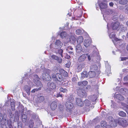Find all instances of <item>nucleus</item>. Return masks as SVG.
Wrapping results in <instances>:
<instances>
[{"instance_id":"obj_1","label":"nucleus","mask_w":128,"mask_h":128,"mask_svg":"<svg viewBox=\"0 0 128 128\" xmlns=\"http://www.w3.org/2000/svg\"><path fill=\"white\" fill-rule=\"evenodd\" d=\"M59 72L61 74L57 73L56 75L54 73L52 74V76L54 80L55 81H58L59 82L62 81L63 80V78L62 75L65 76H66L68 75V73L64 70L62 69H61L60 70Z\"/></svg>"},{"instance_id":"obj_2","label":"nucleus","mask_w":128,"mask_h":128,"mask_svg":"<svg viewBox=\"0 0 128 128\" xmlns=\"http://www.w3.org/2000/svg\"><path fill=\"white\" fill-rule=\"evenodd\" d=\"M32 78L34 82L36 84L37 86L39 87L38 88L34 89L31 91V92L32 93H34L36 92H37L39 90H40L42 86V83L39 81L40 78L38 75H34L33 76Z\"/></svg>"},{"instance_id":"obj_3","label":"nucleus","mask_w":128,"mask_h":128,"mask_svg":"<svg viewBox=\"0 0 128 128\" xmlns=\"http://www.w3.org/2000/svg\"><path fill=\"white\" fill-rule=\"evenodd\" d=\"M63 44L62 43L58 40H56L55 42L50 45V48L53 52H56L58 49L62 47Z\"/></svg>"},{"instance_id":"obj_4","label":"nucleus","mask_w":128,"mask_h":128,"mask_svg":"<svg viewBox=\"0 0 128 128\" xmlns=\"http://www.w3.org/2000/svg\"><path fill=\"white\" fill-rule=\"evenodd\" d=\"M115 33L114 32H112L111 33L110 35V38H111L114 44H119L120 48H124L125 46V45L124 44H122V45L120 44V42H122V40L119 39L115 37Z\"/></svg>"},{"instance_id":"obj_5","label":"nucleus","mask_w":128,"mask_h":128,"mask_svg":"<svg viewBox=\"0 0 128 128\" xmlns=\"http://www.w3.org/2000/svg\"><path fill=\"white\" fill-rule=\"evenodd\" d=\"M43 72L42 74V75L41 76L43 80L50 81L52 80V78L49 75L51 72L50 70L45 69L43 71Z\"/></svg>"},{"instance_id":"obj_6","label":"nucleus","mask_w":128,"mask_h":128,"mask_svg":"<svg viewBox=\"0 0 128 128\" xmlns=\"http://www.w3.org/2000/svg\"><path fill=\"white\" fill-rule=\"evenodd\" d=\"M98 2L100 8L102 12L104 9H106L107 8V4L102 2L101 0H98Z\"/></svg>"},{"instance_id":"obj_7","label":"nucleus","mask_w":128,"mask_h":128,"mask_svg":"<svg viewBox=\"0 0 128 128\" xmlns=\"http://www.w3.org/2000/svg\"><path fill=\"white\" fill-rule=\"evenodd\" d=\"M48 90L50 91L56 88V86L55 84L53 82H50L47 84Z\"/></svg>"},{"instance_id":"obj_8","label":"nucleus","mask_w":128,"mask_h":128,"mask_svg":"<svg viewBox=\"0 0 128 128\" xmlns=\"http://www.w3.org/2000/svg\"><path fill=\"white\" fill-rule=\"evenodd\" d=\"M61 37L62 38H65L67 40L66 42H68L70 41V36L67 35L66 33L65 32H62L60 34Z\"/></svg>"},{"instance_id":"obj_9","label":"nucleus","mask_w":128,"mask_h":128,"mask_svg":"<svg viewBox=\"0 0 128 128\" xmlns=\"http://www.w3.org/2000/svg\"><path fill=\"white\" fill-rule=\"evenodd\" d=\"M108 119L109 122L111 126L115 127L117 126L118 121H113L114 119L112 116H109Z\"/></svg>"},{"instance_id":"obj_10","label":"nucleus","mask_w":128,"mask_h":128,"mask_svg":"<svg viewBox=\"0 0 128 128\" xmlns=\"http://www.w3.org/2000/svg\"><path fill=\"white\" fill-rule=\"evenodd\" d=\"M118 122L119 124L124 126H126L128 124L126 120L123 118L120 119Z\"/></svg>"},{"instance_id":"obj_11","label":"nucleus","mask_w":128,"mask_h":128,"mask_svg":"<svg viewBox=\"0 0 128 128\" xmlns=\"http://www.w3.org/2000/svg\"><path fill=\"white\" fill-rule=\"evenodd\" d=\"M79 89L77 91V93L78 95L82 97L84 96L85 94V91L82 88L79 87Z\"/></svg>"},{"instance_id":"obj_12","label":"nucleus","mask_w":128,"mask_h":128,"mask_svg":"<svg viewBox=\"0 0 128 128\" xmlns=\"http://www.w3.org/2000/svg\"><path fill=\"white\" fill-rule=\"evenodd\" d=\"M76 52L78 53L81 52L84 53L85 52V50L82 49V46L80 44L77 45L76 47Z\"/></svg>"},{"instance_id":"obj_13","label":"nucleus","mask_w":128,"mask_h":128,"mask_svg":"<svg viewBox=\"0 0 128 128\" xmlns=\"http://www.w3.org/2000/svg\"><path fill=\"white\" fill-rule=\"evenodd\" d=\"M66 107L68 110H70L72 109L74 107V104L72 102L68 101L65 103Z\"/></svg>"},{"instance_id":"obj_14","label":"nucleus","mask_w":128,"mask_h":128,"mask_svg":"<svg viewBox=\"0 0 128 128\" xmlns=\"http://www.w3.org/2000/svg\"><path fill=\"white\" fill-rule=\"evenodd\" d=\"M4 122L5 125L8 126L9 128H13L11 124L12 122L10 120L5 119L4 120Z\"/></svg>"},{"instance_id":"obj_15","label":"nucleus","mask_w":128,"mask_h":128,"mask_svg":"<svg viewBox=\"0 0 128 128\" xmlns=\"http://www.w3.org/2000/svg\"><path fill=\"white\" fill-rule=\"evenodd\" d=\"M87 54H83L80 56L78 59V61L80 62L84 61L87 56Z\"/></svg>"},{"instance_id":"obj_16","label":"nucleus","mask_w":128,"mask_h":128,"mask_svg":"<svg viewBox=\"0 0 128 128\" xmlns=\"http://www.w3.org/2000/svg\"><path fill=\"white\" fill-rule=\"evenodd\" d=\"M88 84V82L87 81H84L82 82H79L78 83V84L80 86V88L84 89V87L86 85Z\"/></svg>"},{"instance_id":"obj_17","label":"nucleus","mask_w":128,"mask_h":128,"mask_svg":"<svg viewBox=\"0 0 128 128\" xmlns=\"http://www.w3.org/2000/svg\"><path fill=\"white\" fill-rule=\"evenodd\" d=\"M91 41L90 39H86L84 42V44L86 47H88L90 46L91 44Z\"/></svg>"},{"instance_id":"obj_18","label":"nucleus","mask_w":128,"mask_h":128,"mask_svg":"<svg viewBox=\"0 0 128 128\" xmlns=\"http://www.w3.org/2000/svg\"><path fill=\"white\" fill-rule=\"evenodd\" d=\"M51 57L52 58L57 60L58 63H61L62 61V59L58 57L57 56L55 55H52L51 56Z\"/></svg>"},{"instance_id":"obj_19","label":"nucleus","mask_w":128,"mask_h":128,"mask_svg":"<svg viewBox=\"0 0 128 128\" xmlns=\"http://www.w3.org/2000/svg\"><path fill=\"white\" fill-rule=\"evenodd\" d=\"M76 102L77 104L80 106H82L84 104V103L80 98H77L76 99Z\"/></svg>"},{"instance_id":"obj_20","label":"nucleus","mask_w":128,"mask_h":128,"mask_svg":"<svg viewBox=\"0 0 128 128\" xmlns=\"http://www.w3.org/2000/svg\"><path fill=\"white\" fill-rule=\"evenodd\" d=\"M57 106V103L55 102H53L51 104L50 108L52 110H55Z\"/></svg>"},{"instance_id":"obj_21","label":"nucleus","mask_w":128,"mask_h":128,"mask_svg":"<svg viewBox=\"0 0 128 128\" xmlns=\"http://www.w3.org/2000/svg\"><path fill=\"white\" fill-rule=\"evenodd\" d=\"M120 92L126 96L128 95V90L126 88H121L120 90Z\"/></svg>"},{"instance_id":"obj_22","label":"nucleus","mask_w":128,"mask_h":128,"mask_svg":"<svg viewBox=\"0 0 128 128\" xmlns=\"http://www.w3.org/2000/svg\"><path fill=\"white\" fill-rule=\"evenodd\" d=\"M92 57H97V58L99 59L100 58V56L97 50L94 51L92 55Z\"/></svg>"},{"instance_id":"obj_23","label":"nucleus","mask_w":128,"mask_h":128,"mask_svg":"<svg viewBox=\"0 0 128 128\" xmlns=\"http://www.w3.org/2000/svg\"><path fill=\"white\" fill-rule=\"evenodd\" d=\"M119 26L120 23L118 22H116L112 25V29L114 30L117 29L118 28Z\"/></svg>"},{"instance_id":"obj_24","label":"nucleus","mask_w":128,"mask_h":128,"mask_svg":"<svg viewBox=\"0 0 128 128\" xmlns=\"http://www.w3.org/2000/svg\"><path fill=\"white\" fill-rule=\"evenodd\" d=\"M115 97L117 99L120 100H123L124 99V97L120 94H115Z\"/></svg>"},{"instance_id":"obj_25","label":"nucleus","mask_w":128,"mask_h":128,"mask_svg":"<svg viewBox=\"0 0 128 128\" xmlns=\"http://www.w3.org/2000/svg\"><path fill=\"white\" fill-rule=\"evenodd\" d=\"M88 76V72L86 71L83 72L81 74V78L82 79L84 78H87Z\"/></svg>"},{"instance_id":"obj_26","label":"nucleus","mask_w":128,"mask_h":128,"mask_svg":"<svg viewBox=\"0 0 128 128\" xmlns=\"http://www.w3.org/2000/svg\"><path fill=\"white\" fill-rule=\"evenodd\" d=\"M97 96L96 95H94L88 97V98L92 102L95 101L97 98Z\"/></svg>"},{"instance_id":"obj_27","label":"nucleus","mask_w":128,"mask_h":128,"mask_svg":"<svg viewBox=\"0 0 128 128\" xmlns=\"http://www.w3.org/2000/svg\"><path fill=\"white\" fill-rule=\"evenodd\" d=\"M30 87L27 85H25L24 87V90L26 91L28 94L29 95L30 94Z\"/></svg>"},{"instance_id":"obj_28","label":"nucleus","mask_w":128,"mask_h":128,"mask_svg":"<svg viewBox=\"0 0 128 128\" xmlns=\"http://www.w3.org/2000/svg\"><path fill=\"white\" fill-rule=\"evenodd\" d=\"M90 70L92 71L95 72L98 69V67L97 65L96 64L92 65L90 67Z\"/></svg>"},{"instance_id":"obj_29","label":"nucleus","mask_w":128,"mask_h":128,"mask_svg":"<svg viewBox=\"0 0 128 128\" xmlns=\"http://www.w3.org/2000/svg\"><path fill=\"white\" fill-rule=\"evenodd\" d=\"M88 74L90 78H92L95 76L96 73L95 72L92 70L88 72Z\"/></svg>"},{"instance_id":"obj_30","label":"nucleus","mask_w":128,"mask_h":128,"mask_svg":"<svg viewBox=\"0 0 128 128\" xmlns=\"http://www.w3.org/2000/svg\"><path fill=\"white\" fill-rule=\"evenodd\" d=\"M21 118L23 122H26V119L27 118L26 115L25 114H24L22 115V113Z\"/></svg>"},{"instance_id":"obj_31","label":"nucleus","mask_w":128,"mask_h":128,"mask_svg":"<svg viewBox=\"0 0 128 128\" xmlns=\"http://www.w3.org/2000/svg\"><path fill=\"white\" fill-rule=\"evenodd\" d=\"M83 40V37L82 36H79L77 38V42L78 43L80 44L82 42Z\"/></svg>"},{"instance_id":"obj_32","label":"nucleus","mask_w":128,"mask_h":128,"mask_svg":"<svg viewBox=\"0 0 128 128\" xmlns=\"http://www.w3.org/2000/svg\"><path fill=\"white\" fill-rule=\"evenodd\" d=\"M70 38L72 40H73L74 42H75L76 40V38L75 37V35L74 33H72L70 34Z\"/></svg>"},{"instance_id":"obj_33","label":"nucleus","mask_w":128,"mask_h":128,"mask_svg":"<svg viewBox=\"0 0 128 128\" xmlns=\"http://www.w3.org/2000/svg\"><path fill=\"white\" fill-rule=\"evenodd\" d=\"M104 13L105 14L107 15H109L110 14H112V10L109 9L105 10V11L104 12Z\"/></svg>"},{"instance_id":"obj_34","label":"nucleus","mask_w":128,"mask_h":128,"mask_svg":"<svg viewBox=\"0 0 128 128\" xmlns=\"http://www.w3.org/2000/svg\"><path fill=\"white\" fill-rule=\"evenodd\" d=\"M128 2L127 0H119V3L120 4L124 5L126 4Z\"/></svg>"},{"instance_id":"obj_35","label":"nucleus","mask_w":128,"mask_h":128,"mask_svg":"<svg viewBox=\"0 0 128 128\" xmlns=\"http://www.w3.org/2000/svg\"><path fill=\"white\" fill-rule=\"evenodd\" d=\"M119 115L121 116L124 117L126 115V114L122 111H120L118 113Z\"/></svg>"},{"instance_id":"obj_36","label":"nucleus","mask_w":128,"mask_h":128,"mask_svg":"<svg viewBox=\"0 0 128 128\" xmlns=\"http://www.w3.org/2000/svg\"><path fill=\"white\" fill-rule=\"evenodd\" d=\"M101 127H106V122L105 121H102L101 122Z\"/></svg>"},{"instance_id":"obj_37","label":"nucleus","mask_w":128,"mask_h":128,"mask_svg":"<svg viewBox=\"0 0 128 128\" xmlns=\"http://www.w3.org/2000/svg\"><path fill=\"white\" fill-rule=\"evenodd\" d=\"M11 106L12 109V110H15V103L14 102H11Z\"/></svg>"},{"instance_id":"obj_38","label":"nucleus","mask_w":128,"mask_h":128,"mask_svg":"<svg viewBox=\"0 0 128 128\" xmlns=\"http://www.w3.org/2000/svg\"><path fill=\"white\" fill-rule=\"evenodd\" d=\"M76 32L77 34H80L84 32V30H81L80 29L77 30Z\"/></svg>"},{"instance_id":"obj_39","label":"nucleus","mask_w":128,"mask_h":128,"mask_svg":"<svg viewBox=\"0 0 128 128\" xmlns=\"http://www.w3.org/2000/svg\"><path fill=\"white\" fill-rule=\"evenodd\" d=\"M63 52V50L62 49H60L59 50V49H58L57 52H56V53H58L59 54H60L61 56L62 57H63L62 56V53Z\"/></svg>"},{"instance_id":"obj_40","label":"nucleus","mask_w":128,"mask_h":128,"mask_svg":"<svg viewBox=\"0 0 128 128\" xmlns=\"http://www.w3.org/2000/svg\"><path fill=\"white\" fill-rule=\"evenodd\" d=\"M59 90L61 92L63 93L66 92L68 91L67 89L65 88H63L62 87H60V88Z\"/></svg>"},{"instance_id":"obj_41","label":"nucleus","mask_w":128,"mask_h":128,"mask_svg":"<svg viewBox=\"0 0 128 128\" xmlns=\"http://www.w3.org/2000/svg\"><path fill=\"white\" fill-rule=\"evenodd\" d=\"M84 102L86 106H88L90 104V102L88 100H85L84 101Z\"/></svg>"},{"instance_id":"obj_42","label":"nucleus","mask_w":128,"mask_h":128,"mask_svg":"<svg viewBox=\"0 0 128 128\" xmlns=\"http://www.w3.org/2000/svg\"><path fill=\"white\" fill-rule=\"evenodd\" d=\"M120 30L122 31H124L126 30V28L125 27H124L123 25H120Z\"/></svg>"},{"instance_id":"obj_43","label":"nucleus","mask_w":128,"mask_h":128,"mask_svg":"<svg viewBox=\"0 0 128 128\" xmlns=\"http://www.w3.org/2000/svg\"><path fill=\"white\" fill-rule=\"evenodd\" d=\"M38 99L40 102L43 101L44 100V98L43 96H41L38 98Z\"/></svg>"},{"instance_id":"obj_44","label":"nucleus","mask_w":128,"mask_h":128,"mask_svg":"<svg viewBox=\"0 0 128 128\" xmlns=\"http://www.w3.org/2000/svg\"><path fill=\"white\" fill-rule=\"evenodd\" d=\"M74 99V98L72 96H70L69 98H68V100H70V102H72V101Z\"/></svg>"},{"instance_id":"obj_45","label":"nucleus","mask_w":128,"mask_h":128,"mask_svg":"<svg viewBox=\"0 0 128 128\" xmlns=\"http://www.w3.org/2000/svg\"><path fill=\"white\" fill-rule=\"evenodd\" d=\"M121 105L124 107L126 108H128V106L126 104L124 103L123 102H121Z\"/></svg>"},{"instance_id":"obj_46","label":"nucleus","mask_w":128,"mask_h":128,"mask_svg":"<svg viewBox=\"0 0 128 128\" xmlns=\"http://www.w3.org/2000/svg\"><path fill=\"white\" fill-rule=\"evenodd\" d=\"M70 62H68V63L66 64V67L69 68L70 66Z\"/></svg>"},{"instance_id":"obj_47","label":"nucleus","mask_w":128,"mask_h":128,"mask_svg":"<svg viewBox=\"0 0 128 128\" xmlns=\"http://www.w3.org/2000/svg\"><path fill=\"white\" fill-rule=\"evenodd\" d=\"M73 50V48H72L70 46H68V47L66 49V50L68 51H69V50Z\"/></svg>"},{"instance_id":"obj_48","label":"nucleus","mask_w":128,"mask_h":128,"mask_svg":"<svg viewBox=\"0 0 128 128\" xmlns=\"http://www.w3.org/2000/svg\"><path fill=\"white\" fill-rule=\"evenodd\" d=\"M127 58L126 57H122L120 58L121 59V61H123L126 60L127 59Z\"/></svg>"},{"instance_id":"obj_49","label":"nucleus","mask_w":128,"mask_h":128,"mask_svg":"<svg viewBox=\"0 0 128 128\" xmlns=\"http://www.w3.org/2000/svg\"><path fill=\"white\" fill-rule=\"evenodd\" d=\"M125 12L127 14H128V4L126 6V8L125 10Z\"/></svg>"},{"instance_id":"obj_50","label":"nucleus","mask_w":128,"mask_h":128,"mask_svg":"<svg viewBox=\"0 0 128 128\" xmlns=\"http://www.w3.org/2000/svg\"><path fill=\"white\" fill-rule=\"evenodd\" d=\"M124 80L125 81L128 80V76H125L124 78Z\"/></svg>"},{"instance_id":"obj_51","label":"nucleus","mask_w":128,"mask_h":128,"mask_svg":"<svg viewBox=\"0 0 128 128\" xmlns=\"http://www.w3.org/2000/svg\"><path fill=\"white\" fill-rule=\"evenodd\" d=\"M124 15H120V18L122 20L124 18Z\"/></svg>"},{"instance_id":"obj_52","label":"nucleus","mask_w":128,"mask_h":128,"mask_svg":"<svg viewBox=\"0 0 128 128\" xmlns=\"http://www.w3.org/2000/svg\"><path fill=\"white\" fill-rule=\"evenodd\" d=\"M70 56L67 54V55L65 56V58H66L67 59H70Z\"/></svg>"},{"instance_id":"obj_53","label":"nucleus","mask_w":128,"mask_h":128,"mask_svg":"<svg viewBox=\"0 0 128 128\" xmlns=\"http://www.w3.org/2000/svg\"><path fill=\"white\" fill-rule=\"evenodd\" d=\"M29 123H30V124L31 126H32V125H33V124H34V122H33V120H30V122H29Z\"/></svg>"},{"instance_id":"obj_54","label":"nucleus","mask_w":128,"mask_h":128,"mask_svg":"<svg viewBox=\"0 0 128 128\" xmlns=\"http://www.w3.org/2000/svg\"><path fill=\"white\" fill-rule=\"evenodd\" d=\"M59 97H62V94H57V96H56V97L58 98Z\"/></svg>"},{"instance_id":"obj_55","label":"nucleus","mask_w":128,"mask_h":128,"mask_svg":"<svg viewBox=\"0 0 128 128\" xmlns=\"http://www.w3.org/2000/svg\"><path fill=\"white\" fill-rule=\"evenodd\" d=\"M3 119V117L1 114H0V122Z\"/></svg>"},{"instance_id":"obj_56","label":"nucleus","mask_w":128,"mask_h":128,"mask_svg":"<svg viewBox=\"0 0 128 128\" xmlns=\"http://www.w3.org/2000/svg\"><path fill=\"white\" fill-rule=\"evenodd\" d=\"M95 128H102V127L100 125H98L95 126Z\"/></svg>"},{"instance_id":"obj_57","label":"nucleus","mask_w":128,"mask_h":128,"mask_svg":"<svg viewBox=\"0 0 128 128\" xmlns=\"http://www.w3.org/2000/svg\"><path fill=\"white\" fill-rule=\"evenodd\" d=\"M109 5L110 6H112L114 5V3L112 2H110L109 3Z\"/></svg>"},{"instance_id":"obj_58","label":"nucleus","mask_w":128,"mask_h":128,"mask_svg":"<svg viewBox=\"0 0 128 128\" xmlns=\"http://www.w3.org/2000/svg\"><path fill=\"white\" fill-rule=\"evenodd\" d=\"M112 126H111L110 125H107L106 127V128H111V127Z\"/></svg>"},{"instance_id":"obj_59","label":"nucleus","mask_w":128,"mask_h":128,"mask_svg":"<svg viewBox=\"0 0 128 128\" xmlns=\"http://www.w3.org/2000/svg\"><path fill=\"white\" fill-rule=\"evenodd\" d=\"M102 115L103 116V115L105 116V114H106V113L105 112H103L102 111Z\"/></svg>"},{"instance_id":"obj_60","label":"nucleus","mask_w":128,"mask_h":128,"mask_svg":"<svg viewBox=\"0 0 128 128\" xmlns=\"http://www.w3.org/2000/svg\"><path fill=\"white\" fill-rule=\"evenodd\" d=\"M72 80L73 81L75 82L76 80V79L75 78H72Z\"/></svg>"},{"instance_id":"obj_61","label":"nucleus","mask_w":128,"mask_h":128,"mask_svg":"<svg viewBox=\"0 0 128 128\" xmlns=\"http://www.w3.org/2000/svg\"><path fill=\"white\" fill-rule=\"evenodd\" d=\"M68 52L70 54H74V52H73L72 51H70Z\"/></svg>"},{"instance_id":"obj_62","label":"nucleus","mask_w":128,"mask_h":128,"mask_svg":"<svg viewBox=\"0 0 128 128\" xmlns=\"http://www.w3.org/2000/svg\"><path fill=\"white\" fill-rule=\"evenodd\" d=\"M88 60H90V56H88Z\"/></svg>"},{"instance_id":"obj_63","label":"nucleus","mask_w":128,"mask_h":128,"mask_svg":"<svg viewBox=\"0 0 128 128\" xmlns=\"http://www.w3.org/2000/svg\"><path fill=\"white\" fill-rule=\"evenodd\" d=\"M118 8L120 10H122L123 8V6H120V7Z\"/></svg>"},{"instance_id":"obj_64","label":"nucleus","mask_w":128,"mask_h":128,"mask_svg":"<svg viewBox=\"0 0 128 128\" xmlns=\"http://www.w3.org/2000/svg\"><path fill=\"white\" fill-rule=\"evenodd\" d=\"M126 111L127 113L128 114V108H126Z\"/></svg>"}]
</instances>
